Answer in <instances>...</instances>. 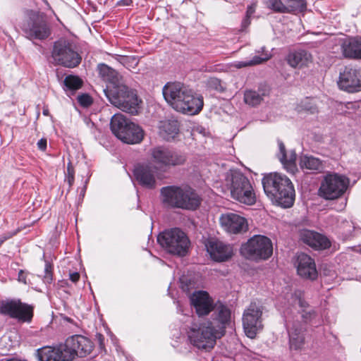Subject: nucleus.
<instances>
[{"instance_id":"nucleus-1","label":"nucleus","mask_w":361,"mask_h":361,"mask_svg":"<svg viewBox=\"0 0 361 361\" xmlns=\"http://www.w3.org/2000/svg\"><path fill=\"white\" fill-rule=\"evenodd\" d=\"M97 71L101 78L106 82L104 92L109 102L123 111L137 114L142 101L136 92L126 85L123 78L104 63L98 66Z\"/></svg>"},{"instance_id":"nucleus-2","label":"nucleus","mask_w":361,"mask_h":361,"mask_svg":"<svg viewBox=\"0 0 361 361\" xmlns=\"http://www.w3.org/2000/svg\"><path fill=\"white\" fill-rule=\"evenodd\" d=\"M166 102L176 111L195 115L202 109L204 102L202 95L180 82H169L162 89Z\"/></svg>"},{"instance_id":"nucleus-3","label":"nucleus","mask_w":361,"mask_h":361,"mask_svg":"<svg viewBox=\"0 0 361 361\" xmlns=\"http://www.w3.org/2000/svg\"><path fill=\"white\" fill-rule=\"evenodd\" d=\"M267 197L283 208L293 206L295 201V189L290 180L285 175L270 173L262 180Z\"/></svg>"},{"instance_id":"nucleus-4","label":"nucleus","mask_w":361,"mask_h":361,"mask_svg":"<svg viewBox=\"0 0 361 361\" xmlns=\"http://www.w3.org/2000/svg\"><path fill=\"white\" fill-rule=\"evenodd\" d=\"M160 194L163 204L171 209L195 211L202 201L198 192L188 185L165 186Z\"/></svg>"},{"instance_id":"nucleus-5","label":"nucleus","mask_w":361,"mask_h":361,"mask_svg":"<svg viewBox=\"0 0 361 361\" xmlns=\"http://www.w3.org/2000/svg\"><path fill=\"white\" fill-rule=\"evenodd\" d=\"M110 128L115 136L126 144L140 143L144 137V131L141 127L121 114H116L112 116Z\"/></svg>"},{"instance_id":"nucleus-6","label":"nucleus","mask_w":361,"mask_h":361,"mask_svg":"<svg viewBox=\"0 0 361 361\" xmlns=\"http://www.w3.org/2000/svg\"><path fill=\"white\" fill-rule=\"evenodd\" d=\"M231 197L240 203L252 205L256 196L250 180L240 171H232L226 177Z\"/></svg>"},{"instance_id":"nucleus-7","label":"nucleus","mask_w":361,"mask_h":361,"mask_svg":"<svg viewBox=\"0 0 361 361\" xmlns=\"http://www.w3.org/2000/svg\"><path fill=\"white\" fill-rule=\"evenodd\" d=\"M157 241L168 252L181 257L187 255L190 245L188 235L178 228L161 233Z\"/></svg>"},{"instance_id":"nucleus-8","label":"nucleus","mask_w":361,"mask_h":361,"mask_svg":"<svg viewBox=\"0 0 361 361\" xmlns=\"http://www.w3.org/2000/svg\"><path fill=\"white\" fill-rule=\"evenodd\" d=\"M190 342L199 349L210 350L216 344V339L221 334L212 322L197 325L192 324L188 332Z\"/></svg>"},{"instance_id":"nucleus-9","label":"nucleus","mask_w":361,"mask_h":361,"mask_svg":"<svg viewBox=\"0 0 361 361\" xmlns=\"http://www.w3.org/2000/svg\"><path fill=\"white\" fill-rule=\"evenodd\" d=\"M241 254L247 259L258 261L269 259L273 253L271 240L267 236L255 235L240 247Z\"/></svg>"},{"instance_id":"nucleus-10","label":"nucleus","mask_w":361,"mask_h":361,"mask_svg":"<svg viewBox=\"0 0 361 361\" xmlns=\"http://www.w3.org/2000/svg\"><path fill=\"white\" fill-rule=\"evenodd\" d=\"M51 56L56 63L67 68H74L81 61L75 44L65 39L55 42Z\"/></svg>"},{"instance_id":"nucleus-11","label":"nucleus","mask_w":361,"mask_h":361,"mask_svg":"<svg viewBox=\"0 0 361 361\" xmlns=\"http://www.w3.org/2000/svg\"><path fill=\"white\" fill-rule=\"evenodd\" d=\"M262 305L256 302H251L245 310L243 314V326L245 334L249 338H255L257 332L262 329Z\"/></svg>"},{"instance_id":"nucleus-12","label":"nucleus","mask_w":361,"mask_h":361,"mask_svg":"<svg viewBox=\"0 0 361 361\" xmlns=\"http://www.w3.org/2000/svg\"><path fill=\"white\" fill-rule=\"evenodd\" d=\"M348 182L344 176L328 174L322 182L319 195L326 200H334L341 197L346 190Z\"/></svg>"},{"instance_id":"nucleus-13","label":"nucleus","mask_w":361,"mask_h":361,"mask_svg":"<svg viewBox=\"0 0 361 361\" xmlns=\"http://www.w3.org/2000/svg\"><path fill=\"white\" fill-rule=\"evenodd\" d=\"M23 31L29 39H44L50 35L46 21L37 13L30 11L27 20L22 25Z\"/></svg>"},{"instance_id":"nucleus-14","label":"nucleus","mask_w":361,"mask_h":361,"mask_svg":"<svg viewBox=\"0 0 361 361\" xmlns=\"http://www.w3.org/2000/svg\"><path fill=\"white\" fill-rule=\"evenodd\" d=\"M152 161L159 168L175 166L183 164L185 156L167 147L159 146L151 150Z\"/></svg>"},{"instance_id":"nucleus-15","label":"nucleus","mask_w":361,"mask_h":361,"mask_svg":"<svg viewBox=\"0 0 361 361\" xmlns=\"http://www.w3.org/2000/svg\"><path fill=\"white\" fill-rule=\"evenodd\" d=\"M89 340L81 336L74 335L68 337L64 343H61L68 359L72 361L75 357H85L89 351Z\"/></svg>"},{"instance_id":"nucleus-16","label":"nucleus","mask_w":361,"mask_h":361,"mask_svg":"<svg viewBox=\"0 0 361 361\" xmlns=\"http://www.w3.org/2000/svg\"><path fill=\"white\" fill-rule=\"evenodd\" d=\"M0 312L21 322H30L33 316L32 308L19 300L4 302L0 306Z\"/></svg>"},{"instance_id":"nucleus-17","label":"nucleus","mask_w":361,"mask_h":361,"mask_svg":"<svg viewBox=\"0 0 361 361\" xmlns=\"http://www.w3.org/2000/svg\"><path fill=\"white\" fill-rule=\"evenodd\" d=\"M338 87L348 92L361 91V69L350 66L345 67L340 73Z\"/></svg>"},{"instance_id":"nucleus-18","label":"nucleus","mask_w":361,"mask_h":361,"mask_svg":"<svg viewBox=\"0 0 361 361\" xmlns=\"http://www.w3.org/2000/svg\"><path fill=\"white\" fill-rule=\"evenodd\" d=\"M205 247L211 258L216 262L228 261L233 255V247L217 239L209 238L205 242Z\"/></svg>"},{"instance_id":"nucleus-19","label":"nucleus","mask_w":361,"mask_h":361,"mask_svg":"<svg viewBox=\"0 0 361 361\" xmlns=\"http://www.w3.org/2000/svg\"><path fill=\"white\" fill-rule=\"evenodd\" d=\"M222 227L230 233H240L247 230V220L234 213L222 214L220 218Z\"/></svg>"},{"instance_id":"nucleus-20","label":"nucleus","mask_w":361,"mask_h":361,"mask_svg":"<svg viewBox=\"0 0 361 361\" xmlns=\"http://www.w3.org/2000/svg\"><path fill=\"white\" fill-rule=\"evenodd\" d=\"M190 300L196 313L200 317L209 314L214 307L213 300L206 291H195L190 295Z\"/></svg>"},{"instance_id":"nucleus-21","label":"nucleus","mask_w":361,"mask_h":361,"mask_svg":"<svg viewBox=\"0 0 361 361\" xmlns=\"http://www.w3.org/2000/svg\"><path fill=\"white\" fill-rule=\"evenodd\" d=\"M212 311L213 313L211 322L221 335H223L226 324L231 321V311L226 305L219 301L214 305Z\"/></svg>"},{"instance_id":"nucleus-22","label":"nucleus","mask_w":361,"mask_h":361,"mask_svg":"<svg viewBox=\"0 0 361 361\" xmlns=\"http://www.w3.org/2000/svg\"><path fill=\"white\" fill-rule=\"evenodd\" d=\"M306 328L300 322H293L288 327L290 350H300L305 345Z\"/></svg>"},{"instance_id":"nucleus-23","label":"nucleus","mask_w":361,"mask_h":361,"mask_svg":"<svg viewBox=\"0 0 361 361\" xmlns=\"http://www.w3.org/2000/svg\"><path fill=\"white\" fill-rule=\"evenodd\" d=\"M300 239L315 250H324L331 246V243L326 237L307 229L300 231Z\"/></svg>"},{"instance_id":"nucleus-24","label":"nucleus","mask_w":361,"mask_h":361,"mask_svg":"<svg viewBox=\"0 0 361 361\" xmlns=\"http://www.w3.org/2000/svg\"><path fill=\"white\" fill-rule=\"evenodd\" d=\"M297 271L304 279L313 281L317 277V271L314 259L305 253L298 255Z\"/></svg>"},{"instance_id":"nucleus-25","label":"nucleus","mask_w":361,"mask_h":361,"mask_svg":"<svg viewBox=\"0 0 361 361\" xmlns=\"http://www.w3.org/2000/svg\"><path fill=\"white\" fill-rule=\"evenodd\" d=\"M37 353L39 361H70L61 344L56 347H42Z\"/></svg>"},{"instance_id":"nucleus-26","label":"nucleus","mask_w":361,"mask_h":361,"mask_svg":"<svg viewBox=\"0 0 361 361\" xmlns=\"http://www.w3.org/2000/svg\"><path fill=\"white\" fill-rule=\"evenodd\" d=\"M136 180L142 186L152 189L155 188L156 180L152 166L138 165L133 171Z\"/></svg>"},{"instance_id":"nucleus-27","label":"nucleus","mask_w":361,"mask_h":361,"mask_svg":"<svg viewBox=\"0 0 361 361\" xmlns=\"http://www.w3.org/2000/svg\"><path fill=\"white\" fill-rule=\"evenodd\" d=\"M286 61L292 68H302L312 63V56L304 49H299L290 52L286 56Z\"/></svg>"},{"instance_id":"nucleus-28","label":"nucleus","mask_w":361,"mask_h":361,"mask_svg":"<svg viewBox=\"0 0 361 361\" xmlns=\"http://www.w3.org/2000/svg\"><path fill=\"white\" fill-rule=\"evenodd\" d=\"M343 56L349 59H361V38L352 37L341 44Z\"/></svg>"},{"instance_id":"nucleus-29","label":"nucleus","mask_w":361,"mask_h":361,"mask_svg":"<svg viewBox=\"0 0 361 361\" xmlns=\"http://www.w3.org/2000/svg\"><path fill=\"white\" fill-rule=\"evenodd\" d=\"M278 145L279 148V152L277 154V157L279 161L288 171L293 173L296 169V153L295 151L292 150L289 152L288 154H287L286 147L283 142L280 140H278Z\"/></svg>"},{"instance_id":"nucleus-30","label":"nucleus","mask_w":361,"mask_h":361,"mask_svg":"<svg viewBox=\"0 0 361 361\" xmlns=\"http://www.w3.org/2000/svg\"><path fill=\"white\" fill-rule=\"evenodd\" d=\"M299 164L300 169L307 173H319L324 169L323 161L312 155H302Z\"/></svg>"},{"instance_id":"nucleus-31","label":"nucleus","mask_w":361,"mask_h":361,"mask_svg":"<svg viewBox=\"0 0 361 361\" xmlns=\"http://www.w3.org/2000/svg\"><path fill=\"white\" fill-rule=\"evenodd\" d=\"M159 128L160 135L167 141L173 139L179 131L178 123L175 120L161 121Z\"/></svg>"},{"instance_id":"nucleus-32","label":"nucleus","mask_w":361,"mask_h":361,"mask_svg":"<svg viewBox=\"0 0 361 361\" xmlns=\"http://www.w3.org/2000/svg\"><path fill=\"white\" fill-rule=\"evenodd\" d=\"M286 13H297L305 11L307 8L306 0H283Z\"/></svg>"},{"instance_id":"nucleus-33","label":"nucleus","mask_w":361,"mask_h":361,"mask_svg":"<svg viewBox=\"0 0 361 361\" xmlns=\"http://www.w3.org/2000/svg\"><path fill=\"white\" fill-rule=\"evenodd\" d=\"M267 95L265 92L247 90L244 94V101L250 106H255L259 105Z\"/></svg>"},{"instance_id":"nucleus-34","label":"nucleus","mask_w":361,"mask_h":361,"mask_svg":"<svg viewBox=\"0 0 361 361\" xmlns=\"http://www.w3.org/2000/svg\"><path fill=\"white\" fill-rule=\"evenodd\" d=\"M355 228V227L353 221L345 219L338 224V233L343 240H348L353 236Z\"/></svg>"},{"instance_id":"nucleus-35","label":"nucleus","mask_w":361,"mask_h":361,"mask_svg":"<svg viewBox=\"0 0 361 361\" xmlns=\"http://www.w3.org/2000/svg\"><path fill=\"white\" fill-rule=\"evenodd\" d=\"M270 59V54L265 53L263 56H255L252 60L245 61H235L232 63V66L236 68H242L257 64H260Z\"/></svg>"},{"instance_id":"nucleus-36","label":"nucleus","mask_w":361,"mask_h":361,"mask_svg":"<svg viewBox=\"0 0 361 361\" xmlns=\"http://www.w3.org/2000/svg\"><path fill=\"white\" fill-rule=\"evenodd\" d=\"M63 84L65 91L74 92L82 87L83 82L79 77L69 75L64 78Z\"/></svg>"},{"instance_id":"nucleus-37","label":"nucleus","mask_w":361,"mask_h":361,"mask_svg":"<svg viewBox=\"0 0 361 361\" xmlns=\"http://www.w3.org/2000/svg\"><path fill=\"white\" fill-rule=\"evenodd\" d=\"M116 59L129 70L135 68L139 63V59L135 56H118Z\"/></svg>"},{"instance_id":"nucleus-38","label":"nucleus","mask_w":361,"mask_h":361,"mask_svg":"<svg viewBox=\"0 0 361 361\" xmlns=\"http://www.w3.org/2000/svg\"><path fill=\"white\" fill-rule=\"evenodd\" d=\"M267 8L276 13H286L285 3L283 0H264Z\"/></svg>"},{"instance_id":"nucleus-39","label":"nucleus","mask_w":361,"mask_h":361,"mask_svg":"<svg viewBox=\"0 0 361 361\" xmlns=\"http://www.w3.org/2000/svg\"><path fill=\"white\" fill-rule=\"evenodd\" d=\"M298 111H305L310 114H314L317 111V107L316 106L314 99L306 98L301 101L298 106Z\"/></svg>"},{"instance_id":"nucleus-40","label":"nucleus","mask_w":361,"mask_h":361,"mask_svg":"<svg viewBox=\"0 0 361 361\" xmlns=\"http://www.w3.org/2000/svg\"><path fill=\"white\" fill-rule=\"evenodd\" d=\"M207 85L209 87L219 92L224 90V87L221 85V80L217 78H210L207 80Z\"/></svg>"},{"instance_id":"nucleus-41","label":"nucleus","mask_w":361,"mask_h":361,"mask_svg":"<svg viewBox=\"0 0 361 361\" xmlns=\"http://www.w3.org/2000/svg\"><path fill=\"white\" fill-rule=\"evenodd\" d=\"M52 267L50 263L46 262L44 267V275L43 277V281L45 283H51L52 282Z\"/></svg>"},{"instance_id":"nucleus-42","label":"nucleus","mask_w":361,"mask_h":361,"mask_svg":"<svg viewBox=\"0 0 361 361\" xmlns=\"http://www.w3.org/2000/svg\"><path fill=\"white\" fill-rule=\"evenodd\" d=\"M78 102L83 108L90 106V96L88 94H82L78 96Z\"/></svg>"},{"instance_id":"nucleus-43","label":"nucleus","mask_w":361,"mask_h":361,"mask_svg":"<svg viewBox=\"0 0 361 361\" xmlns=\"http://www.w3.org/2000/svg\"><path fill=\"white\" fill-rule=\"evenodd\" d=\"M315 314H316L314 310L306 312L305 310H302V317L304 319V322L306 323L308 321L311 320L312 318L314 317Z\"/></svg>"},{"instance_id":"nucleus-44","label":"nucleus","mask_w":361,"mask_h":361,"mask_svg":"<svg viewBox=\"0 0 361 361\" xmlns=\"http://www.w3.org/2000/svg\"><path fill=\"white\" fill-rule=\"evenodd\" d=\"M95 340L97 341L100 350H105L104 343V338L103 335L101 334H97Z\"/></svg>"},{"instance_id":"nucleus-45","label":"nucleus","mask_w":361,"mask_h":361,"mask_svg":"<svg viewBox=\"0 0 361 361\" xmlns=\"http://www.w3.org/2000/svg\"><path fill=\"white\" fill-rule=\"evenodd\" d=\"M250 23H251L250 17L245 16V18H243V20H242L241 30L242 31L245 30L246 28H247L249 27V25H250Z\"/></svg>"},{"instance_id":"nucleus-46","label":"nucleus","mask_w":361,"mask_h":361,"mask_svg":"<svg viewBox=\"0 0 361 361\" xmlns=\"http://www.w3.org/2000/svg\"><path fill=\"white\" fill-rule=\"evenodd\" d=\"M18 281L23 283L24 284L28 283V282L27 281V274L23 270H20L18 273Z\"/></svg>"},{"instance_id":"nucleus-47","label":"nucleus","mask_w":361,"mask_h":361,"mask_svg":"<svg viewBox=\"0 0 361 361\" xmlns=\"http://www.w3.org/2000/svg\"><path fill=\"white\" fill-rule=\"evenodd\" d=\"M47 141L45 138H42L37 142V147L38 148L44 151L47 149Z\"/></svg>"},{"instance_id":"nucleus-48","label":"nucleus","mask_w":361,"mask_h":361,"mask_svg":"<svg viewBox=\"0 0 361 361\" xmlns=\"http://www.w3.org/2000/svg\"><path fill=\"white\" fill-rule=\"evenodd\" d=\"M255 4H252L251 5L248 6L247 8L245 16L251 18L252 15L255 12Z\"/></svg>"},{"instance_id":"nucleus-49","label":"nucleus","mask_w":361,"mask_h":361,"mask_svg":"<svg viewBox=\"0 0 361 361\" xmlns=\"http://www.w3.org/2000/svg\"><path fill=\"white\" fill-rule=\"evenodd\" d=\"M298 300L299 306L302 308V310H305L307 307H308V303L303 298H302L300 293L298 296Z\"/></svg>"},{"instance_id":"nucleus-50","label":"nucleus","mask_w":361,"mask_h":361,"mask_svg":"<svg viewBox=\"0 0 361 361\" xmlns=\"http://www.w3.org/2000/svg\"><path fill=\"white\" fill-rule=\"evenodd\" d=\"M69 279L73 283H76L80 279V274L78 272L70 273Z\"/></svg>"},{"instance_id":"nucleus-51","label":"nucleus","mask_w":361,"mask_h":361,"mask_svg":"<svg viewBox=\"0 0 361 361\" xmlns=\"http://www.w3.org/2000/svg\"><path fill=\"white\" fill-rule=\"evenodd\" d=\"M74 176V169L71 163L68 164L66 176Z\"/></svg>"},{"instance_id":"nucleus-52","label":"nucleus","mask_w":361,"mask_h":361,"mask_svg":"<svg viewBox=\"0 0 361 361\" xmlns=\"http://www.w3.org/2000/svg\"><path fill=\"white\" fill-rule=\"evenodd\" d=\"M133 3L132 0H121L118 1L117 5L122 6H130Z\"/></svg>"},{"instance_id":"nucleus-53","label":"nucleus","mask_w":361,"mask_h":361,"mask_svg":"<svg viewBox=\"0 0 361 361\" xmlns=\"http://www.w3.org/2000/svg\"><path fill=\"white\" fill-rule=\"evenodd\" d=\"M65 182L68 184V186L71 187L74 182V176H66Z\"/></svg>"},{"instance_id":"nucleus-54","label":"nucleus","mask_w":361,"mask_h":361,"mask_svg":"<svg viewBox=\"0 0 361 361\" xmlns=\"http://www.w3.org/2000/svg\"><path fill=\"white\" fill-rule=\"evenodd\" d=\"M11 235H8V236H2L1 238H0V246L1 245V244L5 241L7 239H8L9 238H11Z\"/></svg>"},{"instance_id":"nucleus-55","label":"nucleus","mask_w":361,"mask_h":361,"mask_svg":"<svg viewBox=\"0 0 361 361\" xmlns=\"http://www.w3.org/2000/svg\"><path fill=\"white\" fill-rule=\"evenodd\" d=\"M6 361H26V360H20V359H16V358H12V359H9Z\"/></svg>"},{"instance_id":"nucleus-56","label":"nucleus","mask_w":361,"mask_h":361,"mask_svg":"<svg viewBox=\"0 0 361 361\" xmlns=\"http://www.w3.org/2000/svg\"><path fill=\"white\" fill-rule=\"evenodd\" d=\"M43 114H44V115H47V114H48V110H47V109H44V110L43 111Z\"/></svg>"},{"instance_id":"nucleus-57","label":"nucleus","mask_w":361,"mask_h":361,"mask_svg":"<svg viewBox=\"0 0 361 361\" xmlns=\"http://www.w3.org/2000/svg\"><path fill=\"white\" fill-rule=\"evenodd\" d=\"M7 336H4V337H2L1 338V341H6L7 339Z\"/></svg>"},{"instance_id":"nucleus-58","label":"nucleus","mask_w":361,"mask_h":361,"mask_svg":"<svg viewBox=\"0 0 361 361\" xmlns=\"http://www.w3.org/2000/svg\"><path fill=\"white\" fill-rule=\"evenodd\" d=\"M91 8H92V10H94V11H95V10H96L95 7H94V6H93L92 5V6H91Z\"/></svg>"}]
</instances>
